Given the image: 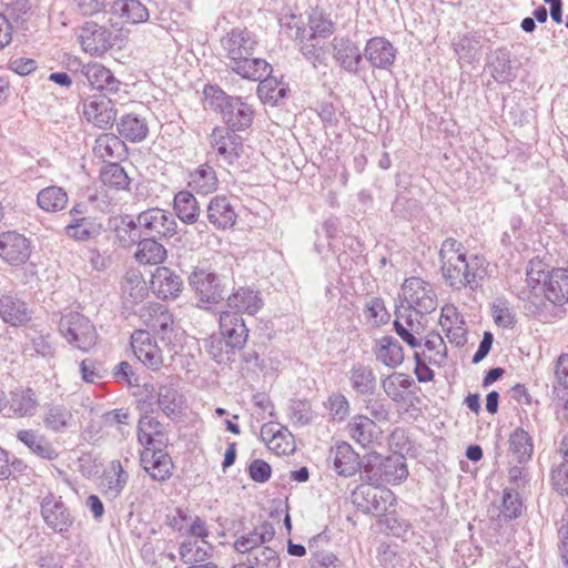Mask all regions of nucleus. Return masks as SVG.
Returning <instances> with one entry per match:
<instances>
[{
    "mask_svg": "<svg viewBox=\"0 0 568 568\" xmlns=\"http://www.w3.org/2000/svg\"><path fill=\"white\" fill-rule=\"evenodd\" d=\"M440 273L444 282L453 291H477L488 276L489 263L484 255H467L462 242L447 237L438 252Z\"/></svg>",
    "mask_w": 568,
    "mask_h": 568,
    "instance_id": "nucleus-1",
    "label": "nucleus"
},
{
    "mask_svg": "<svg viewBox=\"0 0 568 568\" xmlns=\"http://www.w3.org/2000/svg\"><path fill=\"white\" fill-rule=\"evenodd\" d=\"M221 45L229 60L227 67L241 78L256 81L272 72V65L255 58L258 41L246 28H233L222 39Z\"/></svg>",
    "mask_w": 568,
    "mask_h": 568,
    "instance_id": "nucleus-2",
    "label": "nucleus"
},
{
    "mask_svg": "<svg viewBox=\"0 0 568 568\" xmlns=\"http://www.w3.org/2000/svg\"><path fill=\"white\" fill-rule=\"evenodd\" d=\"M204 94L212 106L220 109L227 129L241 131L248 128L253 121V109L239 97L227 95L217 87H206Z\"/></svg>",
    "mask_w": 568,
    "mask_h": 568,
    "instance_id": "nucleus-3",
    "label": "nucleus"
},
{
    "mask_svg": "<svg viewBox=\"0 0 568 568\" xmlns=\"http://www.w3.org/2000/svg\"><path fill=\"white\" fill-rule=\"evenodd\" d=\"M408 476L403 455L383 457L372 453L363 466L362 478L371 485L399 484Z\"/></svg>",
    "mask_w": 568,
    "mask_h": 568,
    "instance_id": "nucleus-4",
    "label": "nucleus"
},
{
    "mask_svg": "<svg viewBox=\"0 0 568 568\" xmlns=\"http://www.w3.org/2000/svg\"><path fill=\"white\" fill-rule=\"evenodd\" d=\"M548 275L540 261L530 262L526 277L518 284V298L525 302V310L530 315L538 314L545 303V287Z\"/></svg>",
    "mask_w": 568,
    "mask_h": 568,
    "instance_id": "nucleus-5",
    "label": "nucleus"
},
{
    "mask_svg": "<svg viewBox=\"0 0 568 568\" xmlns=\"http://www.w3.org/2000/svg\"><path fill=\"white\" fill-rule=\"evenodd\" d=\"M61 335L74 347L88 352L95 345L97 332L89 318L78 312L62 315L59 322Z\"/></svg>",
    "mask_w": 568,
    "mask_h": 568,
    "instance_id": "nucleus-6",
    "label": "nucleus"
},
{
    "mask_svg": "<svg viewBox=\"0 0 568 568\" xmlns=\"http://www.w3.org/2000/svg\"><path fill=\"white\" fill-rule=\"evenodd\" d=\"M402 296L407 307L419 314H430L437 307V295L433 285L422 277L412 276L402 285Z\"/></svg>",
    "mask_w": 568,
    "mask_h": 568,
    "instance_id": "nucleus-7",
    "label": "nucleus"
},
{
    "mask_svg": "<svg viewBox=\"0 0 568 568\" xmlns=\"http://www.w3.org/2000/svg\"><path fill=\"white\" fill-rule=\"evenodd\" d=\"M381 485H361L353 493L354 505L365 514L383 515L396 503V497L388 488Z\"/></svg>",
    "mask_w": 568,
    "mask_h": 568,
    "instance_id": "nucleus-8",
    "label": "nucleus"
},
{
    "mask_svg": "<svg viewBox=\"0 0 568 568\" xmlns=\"http://www.w3.org/2000/svg\"><path fill=\"white\" fill-rule=\"evenodd\" d=\"M189 284L197 296L201 307L217 304L224 298V285L213 271L195 267L189 276Z\"/></svg>",
    "mask_w": 568,
    "mask_h": 568,
    "instance_id": "nucleus-9",
    "label": "nucleus"
},
{
    "mask_svg": "<svg viewBox=\"0 0 568 568\" xmlns=\"http://www.w3.org/2000/svg\"><path fill=\"white\" fill-rule=\"evenodd\" d=\"M40 514L44 524L61 536H67L74 523V517L62 501L61 496H55L52 493L41 499Z\"/></svg>",
    "mask_w": 568,
    "mask_h": 568,
    "instance_id": "nucleus-10",
    "label": "nucleus"
},
{
    "mask_svg": "<svg viewBox=\"0 0 568 568\" xmlns=\"http://www.w3.org/2000/svg\"><path fill=\"white\" fill-rule=\"evenodd\" d=\"M140 317L146 331L158 335L163 342L171 343L174 332V320L168 307L160 303H149L140 311Z\"/></svg>",
    "mask_w": 568,
    "mask_h": 568,
    "instance_id": "nucleus-11",
    "label": "nucleus"
},
{
    "mask_svg": "<svg viewBox=\"0 0 568 568\" xmlns=\"http://www.w3.org/2000/svg\"><path fill=\"white\" fill-rule=\"evenodd\" d=\"M407 314L396 313L393 323L395 333L412 348H420L423 334L427 326V314H419L414 311H406Z\"/></svg>",
    "mask_w": 568,
    "mask_h": 568,
    "instance_id": "nucleus-12",
    "label": "nucleus"
},
{
    "mask_svg": "<svg viewBox=\"0 0 568 568\" xmlns=\"http://www.w3.org/2000/svg\"><path fill=\"white\" fill-rule=\"evenodd\" d=\"M138 224L145 236L155 239L172 236L176 231L173 215L162 209L152 207L138 215Z\"/></svg>",
    "mask_w": 568,
    "mask_h": 568,
    "instance_id": "nucleus-13",
    "label": "nucleus"
},
{
    "mask_svg": "<svg viewBox=\"0 0 568 568\" xmlns=\"http://www.w3.org/2000/svg\"><path fill=\"white\" fill-rule=\"evenodd\" d=\"M135 357L149 369L158 372L163 366V354L149 331L136 329L131 335Z\"/></svg>",
    "mask_w": 568,
    "mask_h": 568,
    "instance_id": "nucleus-14",
    "label": "nucleus"
},
{
    "mask_svg": "<svg viewBox=\"0 0 568 568\" xmlns=\"http://www.w3.org/2000/svg\"><path fill=\"white\" fill-rule=\"evenodd\" d=\"M210 144L216 156L226 164H233L243 152V139L227 128H214L210 135Z\"/></svg>",
    "mask_w": 568,
    "mask_h": 568,
    "instance_id": "nucleus-15",
    "label": "nucleus"
},
{
    "mask_svg": "<svg viewBox=\"0 0 568 568\" xmlns=\"http://www.w3.org/2000/svg\"><path fill=\"white\" fill-rule=\"evenodd\" d=\"M31 254L30 241L21 233L7 231L0 234V257L12 266L24 264Z\"/></svg>",
    "mask_w": 568,
    "mask_h": 568,
    "instance_id": "nucleus-16",
    "label": "nucleus"
},
{
    "mask_svg": "<svg viewBox=\"0 0 568 568\" xmlns=\"http://www.w3.org/2000/svg\"><path fill=\"white\" fill-rule=\"evenodd\" d=\"M220 331L225 341V347L230 348L232 354L245 346L248 329L240 314L231 311L222 312L220 314Z\"/></svg>",
    "mask_w": 568,
    "mask_h": 568,
    "instance_id": "nucleus-17",
    "label": "nucleus"
},
{
    "mask_svg": "<svg viewBox=\"0 0 568 568\" xmlns=\"http://www.w3.org/2000/svg\"><path fill=\"white\" fill-rule=\"evenodd\" d=\"M44 428L54 434H64L73 430L77 419L72 408L62 403H50L44 406L42 414Z\"/></svg>",
    "mask_w": 568,
    "mask_h": 568,
    "instance_id": "nucleus-18",
    "label": "nucleus"
},
{
    "mask_svg": "<svg viewBox=\"0 0 568 568\" xmlns=\"http://www.w3.org/2000/svg\"><path fill=\"white\" fill-rule=\"evenodd\" d=\"M81 73L93 89L103 93L102 95H115L122 88L121 81L111 70L98 62L83 65Z\"/></svg>",
    "mask_w": 568,
    "mask_h": 568,
    "instance_id": "nucleus-19",
    "label": "nucleus"
},
{
    "mask_svg": "<svg viewBox=\"0 0 568 568\" xmlns=\"http://www.w3.org/2000/svg\"><path fill=\"white\" fill-rule=\"evenodd\" d=\"M80 43L85 52L102 54L112 47V32L95 22H85L79 34Z\"/></svg>",
    "mask_w": 568,
    "mask_h": 568,
    "instance_id": "nucleus-20",
    "label": "nucleus"
},
{
    "mask_svg": "<svg viewBox=\"0 0 568 568\" xmlns=\"http://www.w3.org/2000/svg\"><path fill=\"white\" fill-rule=\"evenodd\" d=\"M7 414L9 417H32L34 416L39 399L31 387H17L10 392L9 398L6 397Z\"/></svg>",
    "mask_w": 568,
    "mask_h": 568,
    "instance_id": "nucleus-21",
    "label": "nucleus"
},
{
    "mask_svg": "<svg viewBox=\"0 0 568 568\" xmlns=\"http://www.w3.org/2000/svg\"><path fill=\"white\" fill-rule=\"evenodd\" d=\"M83 114L94 125L106 128L115 121L116 110L111 95H94L83 103Z\"/></svg>",
    "mask_w": 568,
    "mask_h": 568,
    "instance_id": "nucleus-22",
    "label": "nucleus"
},
{
    "mask_svg": "<svg viewBox=\"0 0 568 568\" xmlns=\"http://www.w3.org/2000/svg\"><path fill=\"white\" fill-rule=\"evenodd\" d=\"M141 463L153 480L165 481L172 476V458L161 448L144 449L141 454Z\"/></svg>",
    "mask_w": 568,
    "mask_h": 568,
    "instance_id": "nucleus-23",
    "label": "nucleus"
},
{
    "mask_svg": "<svg viewBox=\"0 0 568 568\" xmlns=\"http://www.w3.org/2000/svg\"><path fill=\"white\" fill-rule=\"evenodd\" d=\"M274 536L275 529L273 525L268 521H264L254 527L250 532L236 538L233 547L235 551L240 554H248L250 556L262 547H265V544L272 541Z\"/></svg>",
    "mask_w": 568,
    "mask_h": 568,
    "instance_id": "nucleus-24",
    "label": "nucleus"
},
{
    "mask_svg": "<svg viewBox=\"0 0 568 568\" xmlns=\"http://www.w3.org/2000/svg\"><path fill=\"white\" fill-rule=\"evenodd\" d=\"M183 287V281L174 271L166 266H158L152 274L151 288L158 297L176 298Z\"/></svg>",
    "mask_w": 568,
    "mask_h": 568,
    "instance_id": "nucleus-25",
    "label": "nucleus"
},
{
    "mask_svg": "<svg viewBox=\"0 0 568 568\" xmlns=\"http://www.w3.org/2000/svg\"><path fill=\"white\" fill-rule=\"evenodd\" d=\"M333 57L342 69L357 73L362 62V52L358 45L348 38L335 37L332 40Z\"/></svg>",
    "mask_w": 568,
    "mask_h": 568,
    "instance_id": "nucleus-26",
    "label": "nucleus"
},
{
    "mask_svg": "<svg viewBox=\"0 0 568 568\" xmlns=\"http://www.w3.org/2000/svg\"><path fill=\"white\" fill-rule=\"evenodd\" d=\"M397 50L383 37L369 39L364 49V55L373 68L388 69L394 64Z\"/></svg>",
    "mask_w": 568,
    "mask_h": 568,
    "instance_id": "nucleus-27",
    "label": "nucleus"
},
{
    "mask_svg": "<svg viewBox=\"0 0 568 568\" xmlns=\"http://www.w3.org/2000/svg\"><path fill=\"white\" fill-rule=\"evenodd\" d=\"M375 359L388 368H397L404 362V349L393 336L385 335L375 339L373 346Z\"/></svg>",
    "mask_w": 568,
    "mask_h": 568,
    "instance_id": "nucleus-28",
    "label": "nucleus"
},
{
    "mask_svg": "<svg viewBox=\"0 0 568 568\" xmlns=\"http://www.w3.org/2000/svg\"><path fill=\"white\" fill-rule=\"evenodd\" d=\"M209 222L219 230L232 227L236 222V213L226 196L216 195L211 199L206 210Z\"/></svg>",
    "mask_w": 568,
    "mask_h": 568,
    "instance_id": "nucleus-29",
    "label": "nucleus"
},
{
    "mask_svg": "<svg viewBox=\"0 0 568 568\" xmlns=\"http://www.w3.org/2000/svg\"><path fill=\"white\" fill-rule=\"evenodd\" d=\"M0 317L4 323L18 327L30 321L31 312L17 295L4 294L0 297Z\"/></svg>",
    "mask_w": 568,
    "mask_h": 568,
    "instance_id": "nucleus-30",
    "label": "nucleus"
},
{
    "mask_svg": "<svg viewBox=\"0 0 568 568\" xmlns=\"http://www.w3.org/2000/svg\"><path fill=\"white\" fill-rule=\"evenodd\" d=\"M532 453L531 436L524 428L517 427L508 438V464H528Z\"/></svg>",
    "mask_w": 568,
    "mask_h": 568,
    "instance_id": "nucleus-31",
    "label": "nucleus"
},
{
    "mask_svg": "<svg viewBox=\"0 0 568 568\" xmlns=\"http://www.w3.org/2000/svg\"><path fill=\"white\" fill-rule=\"evenodd\" d=\"M348 434L362 447H369L381 435V428L374 419L355 415L347 425Z\"/></svg>",
    "mask_w": 568,
    "mask_h": 568,
    "instance_id": "nucleus-32",
    "label": "nucleus"
},
{
    "mask_svg": "<svg viewBox=\"0 0 568 568\" xmlns=\"http://www.w3.org/2000/svg\"><path fill=\"white\" fill-rule=\"evenodd\" d=\"M349 385L358 396H372L376 390V375L371 366L355 363L347 373Z\"/></svg>",
    "mask_w": 568,
    "mask_h": 568,
    "instance_id": "nucleus-33",
    "label": "nucleus"
},
{
    "mask_svg": "<svg viewBox=\"0 0 568 568\" xmlns=\"http://www.w3.org/2000/svg\"><path fill=\"white\" fill-rule=\"evenodd\" d=\"M227 306L234 310V313L256 314L263 307V300L258 291L251 287H240L226 300Z\"/></svg>",
    "mask_w": 568,
    "mask_h": 568,
    "instance_id": "nucleus-34",
    "label": "nucleus"
},
{
    "mask_svg": "<svg viewBox=\"0 0 568 568\" xmlns=\"http://www.w3.org/2000/svg\"><path fill=\"white\" fill-rule=\"evenodd\" d=\"M156 404L165 416L171 419L179 417L183 410L184 398L174 383L159 386Z\"/></svg>",
    "mask_w": 568,
    "mask_h": 568,
    "instance_id": "nucleus-35",
    "label": "nucleus"
},
{
    "mask_svg": "<svg viewBox=\"0 0 568 568\" xmlns=\"http://www.w3.org/2000/svg\"><path fill=\"white\" fill-rule=\"evenodd\" d=\"M17 438L27 446L32 454L42 459L53 460L58 457V452L52 444L38 430L20 429L17 433Z\"/></svg>",
    "mask_w": 568,
    "mask_h": 568,
    "instance_id": "nucleus-36",
    "label": "nucleus"
},
{
    "mask_svg": "<svg viewBox=\"0 0 568 568\" xmlns=\"http://www.w3.org/2000/svg\"><path fill=\"white\" fill-rule=\"evenodd\" d=\"M116 129L121 138L132 143L145 140L149 134L146 120L135 113L122 115L116 122Z\"/></svg>",
    "mask_w": 568,
    "mask_h": 568,
    "instance_id": "nucleus-37",
    "label": "nucleus"
},
{
    "mask_svg": "<svg viewBox=\"0 0 568 568\" xmlns=\"http://www.w3.org/2000/svg\"><path fill=\"white\" fill-rule=\"evenodd\" d=\"M64 233L75 241H89L102 233V224L93 216L74 217L65 225Z\"/></svg>",
    "mask_w": 568,
    "mask_h": 568,
    "instance_id": "nucleus-38",
    "label": "nucleus"
},
{
    "mask_svg": "<svg viewBox=\"0 0 568 568\" xmlns=\"http://www.w3.org/2000/svg\"><path fill=\"white\" fill-rule=\"evenodd\" d=\"M187 185L194 192L203 195L215 192L219 185L215 170L207 163L199 165L190 172Z\"/></svg>",
    "mask_w": 568,
    "mask_h": 568,
    "instance_id": "nucleus-39",
    "label": "nucleus"
},
{
    "mask_svg": "<svg viewBox=\"0 0 568 568\" xmlns=\"http://www.w3.org/2000/svg\"><path fill=\"white\" fill-rule=\"evenodd\" d=\"M334 469L338 475L344 477H351L361 469L359 456L346 442L336 445L334 452Z\"/></svg>",
    "mask_w": 568,
    "mask_h": 568,
    "instance_id": "nucleus-40",
    "label": "nucleus"
},
{
    "mask_svg": "<svg viewBox=\"0 0 568 568\" xmlns=\"http://www.w3.org/2000/svg\"><path fill=\"white\" fill-rule=\"evenodd\" d=\"M173 209L176 216L185 224H193L199 220L200 205L192 192L183 190L175 194Z\"/></svg>",
    "mask_w": 568,
    "mask_h": 568,
    "instance_id": "nucleus-41",
    "label": "nucleus"
},
{
    "mask_svg": "<svg viewBox=\"0 0 568 568\" xmlns=\"http://www.w3.org/2000/svg\"><path fill=\"white\" fill-rule=\"evenodd\" d=\"M125 151V144L120 136L113 133H104L97 138L93 152L104 162L119 160Z\"/></svg>",
    "mask_w": 568,
    "mask_h": 568,
    "instance_id": "nucleus-42",
    "label": "nucleus"
},
{
    "mask_svg": "<svg viewBox=\"0 0 568 568\" xmlns=\"http://www.w3.org/2000/svg\"><path fill=\"white\" fill-rule=\"evenodd\" d=\"M166 248L153 237H146L138 243L135 258L140 264L158 265L166 260Z\"/></svg>",
    "mask_w": 568,
    "mask_h": 568,
    "instance_id": "nucleus-43",
    "label": "nucleus"
},
{
    "mask_svg": "<svg viewBox=\"0 0 568 568\" xmlns=\"http://www.w3.org/2000/svg\"><path fill=\"white\" fill-rule=\"evenodd\" d=\"M164 433L162 424L151 415H144L140 418L138 425V440L144 446L152 447L154 443L163 444Z\"/></svg>",
    "mask_w": 568,
    "mask_h": 568,
    "instance_id": "nucleus-44",
    "label": "nucleus"
},
{
    "mask_svg": "<svg viewBox=\"0 0 568 568\" xmlns=\"http://www.w3.org/2000/svg\"><path fill=\"white\" fill-rule=\"evenodd\" d=\"M264 77L258 80L257 95L263 103L275 105L285 99L287 85L277 78L271 77V73L264 74Z\"/></svg>",
    "mask_w": 568,
    "mask_h": 568,
    "instance_id": "nucleus-45",
    "label": "nucleus"
},
{
    "mask_svg": "<svg viewBox=\"0 0 568 568\" xmlns=\"http://www.w3.org/2000/svg\"><path fill=\"white\" fill-rule=\"evenodd\" d=\"M69 197L63 187L51 185L42 189L37 195L38 206L45 212L62 211Z\"/></svg>",
    "mask_w": 568,
    "mask_h": 568,
    "instance_id": "nucleus-46",
    "label": "nucleus"
},
{
    "mask_svg": "<svg viewBox=\"0 0 568 568\" xmlns=\"http://www.w3.org/2000/svg\"><path fill=\"white\" fill-rule=\"evenodd\" d=\"M112 10L120 18L130 23H142L149 19L148 8L139 0H116Z\"/></svg>",
    "mask_w": 568,
    "mask_h": 568,
    "instance_id": "nucleus-47",
    "label": "nucleus"
},
{
    "mask_svg": "<svg viewBox=\"0 0 568 568\" xmlns=\"http://www.w3.org/2000/svg\"><path fill=\"white\" fill-rule=\"evenodd\" d=\"M454 51L460 60L471 63L481 52V36L476 32L466 33L453 42Z\"/></svg>",
    "mask_w": 568,
    "mask_h": 568,
    "instance_id": "nucleus-48",
    "label": "nucleus"
},
{
    "mask_svg": "<svg viewBox=\"0 0 568 568\" xmlns=\"http://www.w3.org/2000/svg\"><path fill=\"white\" fill-rule=\"evenodd\" d=\"M493 79L498 83L513 80V67L509 52L506 49L496 51L494 59L488 64Z\"/></svg>",
    "mask_w": 568,
    "mask_h": 568,
    "instance_id": "nucleus-49",
    "label": "nucleus"
},
{
    "mask_svg": "<svg viewBox=\"0 0 568 568\" xmlns=\"http://www.w3.org/2000/svg\"><path fill=\"white\" fill-rule=\"evenodd\" d=\"M123 297L132 303H139L148 295L146 283L138 273H128L121 285Z\"/></svg>",
    "mask_w": 568,
    "mask_h": 568,
    "instance_id": "nucleus-50",
    "label": "nucleus"
},
{
    "mask_svg": "<svg viewBox=\"0 0 568 568\" xmlns=\"http://www.w3.org/2000/svg\"><path fill=\"white\" fill-rule=\"evenodd\" d=\"M100 179L104 186L114 190H125L130 179L124 169L118 163H109L101 169Z\"/></svg>",
    "mask_w": 568,
    "mask_h": 568,
    "instance_id": "nucleus-51",
    "label": "nucleus"
},
{
    "mask_svg": "<svg viewBox=\"0 0 568 568\" xmlns=\"http://www.w3.org/2000/svg\"><path fill=\"white\" fill-rule=\"evenodd\" d=\"M424 346L430 353L429 356H426L427 361L432 365H442L447 357V348L443 337L436 333L430 332L424 338Z\"/></svg>",
    "mask_w": 568,
    "mask_h": 568,
    "instance_id": "nucleus-52",
    "label": "nucleus"
},
{
    "mask_svg": "<svg viewBox=\"0 0 568 568\" xmlns=\"http://www.w3.org/2000/svg\"><path fill=\"white\" fill-rule=\"evenodd\" d=\"M550 298L556 302L568 301V268H558L547 282Z\"/></svg>",
    "mask_w": 568,
    "mask_h": 568,
    "instance_id": "nucleus-53",
    "label": "nucleus"
},
{
    "mask_svg": "<svg viewBox=\"0 0 568 568\" xmlns=\"http://www.w3.org/2000/svg\"><path fill=\"white\" fill-rule=\"evenodd\" d=\"M110 468L112 475H106V494L111 497H118L126 486L129 474L123 469L119 460L111 462Z\"/></svg>",
    "mask_w": 568,
    "mask_h": 568,
    "instance_id": "nucleus-54",
    "label": "nucleus"
},
{
    "mask_svg": "<svg viewBox=\"0 0 568 568\" xmlns=\"http://www.w3.org/2000/svg\"><path fill=\"white\" fill-rule=\"evenodd\" d=\"M554 374L552 393L556 397L564 399L565 392H568V354H561L557 357Z\"/></svg>",
    "mask_w": 568,
    "mask_h": 568,
    "instance_id": "nucleus-55",
    "label": "nucleus"
},
{
    "mask_svg": "<svg viewBox=\"0 0 568 568\" xmlns=\"http://www.w3.org/2000/svg\"><path fill=\"white\" fill-rule=\"evenodd\" d=\"M250 568H280L277 552L270 546L262 547L247 557Z\"/></svg>",
    "mask_w": 568,
    "mask_h": 568,
    "instance_id": "nucleus-56",
    "label": "nucleus"
},
{
    "mask_svg": "<svg viewBox=\"0 0 568 568\" xmlns=\"http://www.w3.org/2000/svg\"><path fill=\"white\" fill-rule=\"evenodd\" d=\"M288 417L295 425H308L314 417L311 403L306 399H291L288 405Z\"/></svg>",
    "mask_w": 568,
    "mask_h": 568,
    "instance_id": "nucleus-57",
    "label": "nucleus"
},
{
    "mask_svg": "<svg viewBox=\"0 0 568 568\" xmlns=\"http://www.w3.org/2000/svg\"><path fill=\"white\" fill-rule=\"evenodd\" d=\"M523 500L517 489L505 488L503 491L501 514L507 519H516L521 515Z\"/></svg>",
    "mask_w": 568,
    "mask_h": 568,
    "instance_id": "nucleus-58",
    "label": "nucleus"
},
{
    "mask_svg": "<svg viewBox=\"0 0 568 568\" xmlns=\"http://www.w3.org/2000/svg\"><path fill=\"white\" fill-rule=\"evenodd\" d=\"M116 236L122 242L139 243L141 236L144 235L138 224V219L125 216L121 220L115 229Z\"/></svg>",
    "mask_w": 568,
    "mask_h": 568,
    "instance_id": "nucleus-59",
    "label": "nucleus"
},
{
    "mask_svg": "<svg viewBox=\"0 0 568 568\" xmlns=\"http://www.w3.org/2000/svg\"><path fill=\"white\" fill-rule=\"evenodd\" d=\"M325 407L328 409L333 420L342 422L349 414V403L341 393H333L329 395Z\"/></svg>",
    "mask_w": 568,
    "mask_h": 568,
    "instance_id": "nucleus-60",
    "label": "nucleus"
},
{
    "mask_svg": "<svg viewBox=\"0 0 568 568\" xmlns=\"http://www.w3.org/2000/svg\"><path fill=\"white\" fill-rule=\"evenodd\" d=\"M364 314L376 326L386 323L389 318L384 302L379 297H372L366 303Z\"/></svg>",
    "mask_w": 568,
    "mask_h": 568,
    "instance_id": "nucleus-61",
    "label": "nucleus"
},
{
    "mask_svg": "<svg viewBox=\"0 0 568 568\" xmlns=\"http://www.w3.org/2000/svg\"><path fill=\"white\" fill-rule=\"evenodd\" d=\"M275 437H278V439L275 438L272 442L268 446L270 450L274 452L276 455H287L294 452L295 445L293 435L285 426L281 427Z\"/></svg>",
    "mask_w": 568,
    "mask_h": 568,
    "instance_id": "nucleus-62",
    "label": "nucleus"
},
{
    "mask_svg": "<svg viewBox=\"0 0 568 568\" xmlns=\"http://www.w3.org/2000/svg\"><path fill=\"white\" fill-rule=\"evenodd\" d=\"M491 315L496 325L504 328H511L516 323V317L506 302H498L491 306Z\"/></svg>",
    "mask_w": 568,
    "mask_h": 568,
    "instance_id": "nucleus-63",
    "label": "nucleus"
},
{
    "mask_svg": "<svg viewBox=\"0 0 568 568\" xmlns=\"http://www.w3.org/2000/svg\"><path fill=\"white\" fill-rule=\"evenodd\" d=\"M550 481L554 490L568 496V465L559 463L554 466L550 470Z\"/></svg>",
    "mask_w": 568,
    "mask_h": 568,
    "instance_id": "nucleus-64",
    "label": "nucleus"
}]
</instances>
